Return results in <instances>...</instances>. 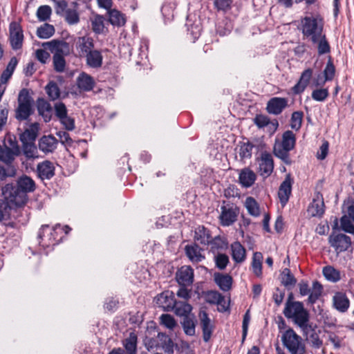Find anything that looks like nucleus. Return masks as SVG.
<instances>
[{
  "label": "nucleus",
  "instance_id": "nucleus-1",
  "mask_svg": "<svg viewBox=\"0 0 354 354\" xmlns=\"http://www.w3.org/2000/svg\"><path fill=\"white\" fill-rule=\"evenodd\" d=\"M35 189V181L30 177L24 175L19 178L17 185L6 184L3 187L2 192L10 204L20 207L26 203L27 193L32 192Z\"/></svg>",
  "mask_w": 354,
  "mask_h": 354
},
{
  "label": "nucleus",
  "instance_id": "nucleus-2",
  "mask_svg": "<svg viewBox=\"0 0 354 354\" xmlns=\"http://www.w3.org/2000/svg\"><path fill=\"white\" fill-rule=\"evenodd\" d=\"M324 20L320 15L315 14L301 17L299 29L304 37L310 38L313 43L317 44L322 34Z\"/></svg>",
  "mask_w": 354,
  "mask_h": 354
},
{
  "label": "nucleus",
  "instance_id": "nucleus-3",
  "mask_svg": "<svg viewBox=\"0 0 354 354\" xmlns=\"http://www.w3.org/2000/svg\"><path fill=\"white\" fill-rule=\"evenodd\" d=\"M295 134L292 131H286L282 134L281 139H275L273 145V153L285 164L290 165L292 163V160L290 158L289 153L295 148Z\"/></svg>",
  "mask_w": 354,
  "mask_h": 354
},
{
  "label": "nucleus",
  "instance_id": "nucleus-4",
  "mask_svg": "<svg viewBox=\"0 0 354 354\" xmlns=\"http://www.w3.org/2000/svg\"><path fill=\"white\" fill-rule=\"evenodd\" d=\"M285 317L292 319L304 333H307L310 326L308 325L309 315L304 309V305L299 301H287L283 310Z\"/></svg>",
  "mask_w": 354,
  "mask_h": 354
},
{
  "label": "nucleus",
  "instance_id": "nucleus-5",
  "mask_svg": "<svg viewBox=\"0 0 354 354\" xmlns=\"http://www.w3.org/2000/svg\"><path fill=\"white\" fill-rule=\"evenodd\" d=\"M281 341L290 354H304L306 352L303 339L292 328H288L283 333Z\"/></svg>",
  "mask_w": 354,
  "mask_h": 354
},
{
  "label": "nucleus",
  "instance_id": "nucleus-6",
  "mask_svg": "<svg viewBox=\"0 0 354 354\" xmlns=\"http://www.w3.org/2000/svg\"><path fill=\"white\" fill-rule=\"evenodd\" d=\"M18 106L15 110V118L18 120H26L32 113L33 100L27 89L23 88L18 95Z\"/></svg>",
  "mask_w": 354,
  "mask_h": 354
},
{
  "label": "nucleus",
  "instance_id": "nucleus-7",
  "mask_svg": "<svg viewBox=\"0 0 354 354\" xmlns=\"http://www.w3.org/2000/svg\"><path fill=\"white\" fill-rule=\"evenodd\" d=\"M258 164L257 172L263 178L269 177L274 170V160L272 154L266 151H261L259 156L256 158Z\"/></svg>",
  "mask_w": 354,
  "mask_h": 354
},
{
  "label": "nucleus",
  "instance_id": "nucleus-8",
  "mask_svg": "<svg viewBox=\"0 0 354 354\" xmlns=\"http://www.w3.org/2000/svg\"><path fill=\"white\" fill-rule=\"evenodd\" d=\"M299 293L302 296L309 295L308 301L314 304L318 299L322 292V286L317 281H313L312 288H310L307 282L301 281L299 283Z\"/></svg>",
  "mask_w": 354,
  "mask_h": 354
},
{
  "label": "nucleus",
  "instance_id": "nucleus-9",
  "mask_svg": "<svg viewBox=\"0 0 354 354\" xmlns=\"http://www.w3.org/2000/svg\"><path fill=\"white\" fill-rule=\"evenodd\" d=\"M239 214V209L233 204L227 203L221 207L219 219L223 226H230L236 221Z\"/></svg>",
  "mask_w": 354,
  "mask_h": 354
},
{
  "label": "nucleus",
  "instance_id": "nucleus-10",
  "mask_svg": "<svg viewBox=\"0 0 354 354\" xmlns=\"http://www.w3.org/2000/svg\"><path fill=\"white\" fill-rule=\"evenodd\" d=\"M9 40L13 50L21 48L24 41V33L20 24L12 21L9 26Z\"/></svg>",
  "mask_w": 354,
  "mask_h": 354
},
{
  "label": "nucleus",
  "instance_id": "nucleus-11",
  "mask_svg": "<svg viewBox=\"0 0 354 354\" xmlns=\"http://www.w3.org/2000/svg\"><path fill=\"white\" fill-rule=\"evenodd\" d=\"M328 241L338 253L347 250L351 245V238L343 234L333 233L330 235Z\"/></svg>",
  "mask_w": 354,
  "mask_h": 354
},
{
  "label": "nucleus",
  "instance_id": "nucleus-12",
  "mask_svg": "<svg viewBox=\"0 0 354 354\" xmlns=\"http://www.w3.org/2000/svg\"><path fill=\"white\" fill-rule=\"evenodd\" d=\"M308 213L312 217H322L325 212L324 198L321 193L316 192L313 201L308 207Z\"/></svg>",
  "mask_w": 354,
  "mask_h": 354
},
{
  "label": "nucleus",
  "instance_id": "nucleus-13",
  "mask_svg": "<svg viewBox=\"0 0 354 354\" xmlns=\"http://www.w3.org/2000/svg\"><path fill=\"white\" fill-rule=\"evenodd\" d=\"M292 183L293 180L292 179L290 174H288L286 176L284 180L279 186L278 197L282 207H284L289 200L292 192Z\"/></svg>",
  "mask_w": 354,
  "mask_h": 354
},
{
  "label": "nucleus",
  "instance_id": "nucleus-14",
  "mask_svg": "<svg viewBox=\"0 0 354 354\" xmlns=\"http://www.w3.org/2000/svg\"><path fill=\"white\" fill-rule=\"evenodd\" d=\"M176 279L180 286H187L194 281V270L189 266H183L178 270Z\"/></svg>",
  "mask_w": 354,
  "mask_h": 354
},
{
  "label": "nucleus",
  "instance_id": "nucleus-15",
  "mask_svg": "<svg viewBox=\"0 0 354 354\" xmlns=\"http://www.w3.org/2000/svg\"><path fill=\"white\" fill-rule=\"evenodd\" d=\"M176 301L174 292L169 290L162 292L157 297L158 305L166 311L172 310L175 308Z\"/></svg>",
  "mask_w": 354,
  "mask_h": 354
},
{
  "label": "nucleus",
  "instance_id": "nucleus-16",
  "mask_svg": "<svg viewBox=\"0 0 354 354\" xmlns=\"http://www.w3.org/2000/svg\"><path fill=\"white\" fill-rule=\"evenodd\" d=\"M287 106L288 100L286 98L274 97L268 102L266 110L270 114L279 115Z\"/></svg>",
  "mask_w": 354,
  "mask_h": 354
},
{
  "label": "nucleus",
  "instance_id": "nucleus-17",
  "mask_svg": "<svg viewBox=\"0 0 354 354\" xmlns=\"http://www.w3.org/2000/svg\"><path fill=\"white\" fill-rule=\"evenodd\" d=\"M95 84L93 78L88 74L82 72L76 79V85L80 91L88 92L93 90Z\"/></svg>",
  "mask_w": 354,
  "mask_h": 354
},
{
  "label": "nucleus",
  "instance_id": "nucleus-18",
  "mask_svg": "<svg viewBox=\"0 0 354 354\" xmlns=\"http://www.w3.org/2000/svg\"><path fill=\"white\" fill-rule=\"evenodd\" d=\"M93 47V40L89 37H80L75 42V48L80 57H84Z\"/></svg>",
  "mask_w": 354,
  "mask_h": 354
},
{
  "label": "nucleus",
  "instance_id": "nucleus-19",
  "mask_svg": "<svg viewBox=\"0 0 354 354\" xmlns=\"http://www.w3.org/2000/svg\"><path fill=\"white\" fill-rule=\"evenodd\" d=\"M199 319L203 330V338L205 342H207L212 333V326L211 320L207 313L205 310H201L199 313Z\"/></svg>",
  "mask_w": 354,
  "mask_h": 354
},
{
  "label": "nucleus",
  "instance_id": "nucleus-20",
  "mask_svg": "<svg viewBox=\"0 0 354 354\" xmlns=\"http://www.w3.org/2000/svg\"><path fill=\"white\" fill-rule=\"evenodd\" d=\"M43 46L48 48L54 55H67L69 53L68 44L65 41H59L57 40H53L48 42H46Z\"/></svg>",
  "mask_w": 354,
  "mask_h": 354
},
{
  "label": "nucleus",
  "instance_id": "nucleus-21",
  "mask_svg": "<svg viewBox=\"0 0 354 354\" xmlns=\"http://www.w3.org/2000/svg\"><path fill=\"white\" fill-rule=\"evenodd\" d=\"M313 73L311 68H307L302 72L299 82L292 87L294 93L299 94L305 90L312 78Z\"/></svg>",
  "mask_w": 354,
  "mask_h": 354
},
{
  "label": "nucleus",
  "instance_id": "nucleus-22",
  "mask_svg": "<svg viewBox=\"0 0 354 354\" xmlns=\"http://www.w3.org/2000/svg\"><path fill=\"white\" fill-rule=\"evenodd\" d=\"M39 177L42 179H50L55 175V167L49 160H45L37 165V167Z\"/></svg>",
  "mask_w": 354,
  "mask_h": 354
},
{
  "label": "nucleus",
  "instance_id": "nucleus-23",
  "mask_svg": "<svg viewBox=\"0 0 354 354\" xmlns=\"http://www.w3.org/2000/svg\"><path fill=\"white\" fill-rule=\"evenodd\" d=\"M257 180L256 174L250 169L246 167L241 170L239 176L240 184L243 187H250Z\"/></svg>",
  "mask_w": 354,
  "mask_h": 354
},
{
  "label": "nucleus",
  "instance_id": "nucleus-24",
  "mask_svg": "<svg viewBox=\"0 0 354 354\" xmlns=\"http://www.w3.org/2000/svg\"><path fill=\"white\" fill-rule=\"evenodd\" d=\"M333 306L341 313H345L349 308L350 301L346 295L342 292H337L333 297Z\"/></svg>",
  "mask_w": 354,
  "mask_h": 354
},
{
  "label": "nucleus",
  "instance_id": "nucleus-25",
  "mask_svg": "<svg viewBox=\"0 0 354 354\" xmlns=\"http://www.w3.org/2000/svg\"><path fill=\"white\" fill-rule=\"evenodd\" d=\"M19 153V148L15 147L10 149L8 146L4 144L3 146H0V160L6 163H10Z\"/></svg>",
  "mask_w": 354,
  "mask_h": 354
},
{
  "label": "nucleus",
  "instance_id": "nucleus-26",
  "mask_svg": "<svg viewBox=\"0 0 354 354\" xmlns=\"http://www.w3.org/2000/svg\"><path fill=\"white\" fill-rule=\"evenodd\" d=\"M57 145V139L53 136H44L39 142V148L44 153L53 152Z\"/></svg>",
  "mask_w": 354,
  "mask_h": 354
},
{
  "label": "nucleus",
  "instance_id": "nucleus-27",
  "mask_svg": "<svg viewBox=\"0 0 354 354\" xmlns=\"http://www.w3.org/2000/svg\"><path fill=\"white\" fill-rule=\"evenodd\" d=\"M86 57V64L93 68H97L102 66L103 57L101 51L93 49Z\"/></svg>",
  "mask_w": 354,
  "mask_h": 354
},
{
  "label": "nucleus",
  "instance_id": "nucleus-28",
  "mask_svg": "<svg viewBox=\"0 0 354 354\" xmlns=\"http://www.w3.org/2000/svg\"><path fill=\"white\" fill-rule=\"evenodd\" d=\"M201 252V248L196 244L185 246V253L189 260L193 263L201 262L205 259V257L202 254Z\"/></svg>",
  "mask_w": 354,
  "mask_h": 354
},
{
  "label": "nucleus",
  "instance_id": "nucleus-29",
  "mask_svg": "<svg viewBox=\"0 0 354 354\" xmlns=\"http://www.w3.org/2000/svg\"><path fill=\"white\" fill-rule=\"evenodd\" d=\"M232 257L236 263H242L246 257L245 248L238 241L231 244Z\"/></svg>",
  "mask_w": 354,
  "mask_h": 354
},
{
  "label": "nucleus",
  "instance_id": "nucleus-30",
  "mask_svg": "<svg viewBox=\"0 0 354 354\" xmlns=\"http://www.w3.org/2000/svg\"><path fill=\"white\" fill-rule=\"evenodd\" d=\"M137 342V335L134 333H130L129 337L123 340L122 344L128 354H136Z\"/></svg>",
  "mask_w": 354,
  "mask_h": 354
},
{
  "label": "nucleus",
  "instance_id": "nucleus-31",
  "mask_svg": "<svg viewBox=\"0 0 354 354\" xmlns=\"http://www.w3.org/2000/svg\"><path fill=\"white\" fill-rule=\"evenodd\" d=\"M210 234L209 230L205 228L203 226H198L195 230V241L199 243L206 245H209L210 242Z\"/></svg>",
  "mask_w": 354,
  "mask_h": 354
},
{
  "label": "nucleus",
  "instance_id": "nucleus-32",
  "mask_svg": "<svg viewBox=\"0 0 354 354\" xmlns=\"http://www.w3.org/2000/svg\"><path fill=\"white\" fill-rule=\"evenodd\" d=\"M178 1V0H165L161 9L162 14L165 19L168 20L173 19Z\"/></svg>",
  "mask_w": 354,
  "mask_h": 354
},
{
  "label": "nucleus",
  "instance_id": "nucleus-33",
  "mask_svg": "<svg viewBox=\"0 0 354 354\" xmlns=\"http://www.w3.org/2000/svg\"><path fill=\"white\" fill-rule=\"evenodd\" d=\"M214 280L222 290L228 291L231 288L232 278L230 275L216 274Z\"/></svg>",
  "mask_w": 354,
  "mask_h": 354
},
{
  "label": "nucleus",
  "instance_id": "nucleus-34",
  "mask_svg": "<svg viewBox=\"0 0 354 354\" xmlns=\"http://www.w3.org/2000/svg\"><path fill=\"white\" fill-rule=\"evenodd\" d=\"M192 307L187 301H176L175 308L173 311L175 314L180 317H187L191 313Z\"/></svg>",
  "mask_w": 354,
  "mask_h": 354
},
{
  "label": "nucleus",
  "instance_id": "nucleus-35",
  "mask_svg": "<svg viewBox=\"0 0 354 354\" xmlns=\"http://www.w3.org/2000/svg\"><path fill=\"white\" fill-rule=\"evenodd\" d=\"M38 124L35 123L20 136L21 142H34L37 138Z\"/></svg>",
  "mask_w": 354,
  "mask_h": 354
},
{
  "label": "nucleus",
  "instance_id": "nucleus-36",
  "mask_svg": "<svg viewBox=\"0 0 354 354\" xmlns=\"http://www.w3.org/2000/svg\"><path fill=\"white\" fill-rule=\"evenodd\" d=\"M262 259L261 252H254L252 257V269L254 274L259 277L262 274Z\"/></svg>",
  "mask_w": 354,
  "mask_h": 354
},
{
  "label": "nucleus",
  "instance_id": "nucleus-37",
  "mask_svg": "<svg viewBox=\"0 0 354 354\" xmlns=\"http://www.w3.org/2000/svg\"><path fill=\"white\" fill-rule=\"evenodd\" d=\"M23 152L28 159H35L38 158V151L34 142H22Z\"/></svg>",
  "mask_w": 354,
  "mask_h": 354
},
{
  "label": "nucleus",
  "instance_id": "nucleus-38",
  "mask_svg": "<svg viewBox=\"0 0 354 354\" xmlns=\"http://www.w3.org/2000/svg\"><path fill=\"white\" fill-rule=\"evenodd\" d=\"M37 110L40 115L44 118V120L48 122L50 119V110L51 107L48 102L46 100L41 99L37 101Z\"/></svg>",
  "mask_w": 354,
  "mask_h": 354
},
{
  "label": "nucleus",
  "instance_id": "nucleus-39",
  "mask_svg": "<svg viewBox=\"0 0 354 354\" xmlns=\"http://www.w3.org/2000/svg\"><path fill=\"white\" fill-rule=\"evenodd\" d=\"M245 206L250 215L255 217L260 215L259 205L254 198L248 197L245 199Z\"/></svg>",
  "mask_w": 354,
  "mask_h": 354
},
{
  "label": "nucleus",
  "instance_id": "nucleus-40",
  "mask_svg": "<svg viewBox=\"0 0 354 354\" xmlns=\"http://www.w3.org/2000/svg\"><path fill=\"white\" fill-rule=\"evenodd\" d=\"M253 145L250 142H243L239 145V155L241 160L250 158L252 153Z\"/></svg>",
  "mask_w": 354,
  "mask_h": 354
},
{
  "label": "nucleus",
  "instance_id": "nucleus-41",
  "mask_svg": "<svg viewBox=\"0 0 354 354\" xmlns=\"http://www.w3.org/2000/svg\"><path fill=\"white\" fill-rule=\"evenodd\" d=\"M109 21L113 26H121L125 24L123 15L117 10H111L109 12Z\"/></svg>",
  "mask_w": 354,
  "mask_h": 354
},
{
  "label": "nucleus",
  "instance_id": "nucleus-42",
  "mask_svg": "<svg viewBox=\"0 0 354 354\" xmlns=\"http://www.w3.org/2000/svg\"><path fill=\"white\" fill-rule=\"evenodd\" d=\"M325 278L332 282H337L340 279V272L332 266H326L323 269Z\"/></svg>",
  "mask_w": 354,
  "mask_h": 354
},
{
  "label": "nucleus",
  "instance_id": "nucleus-43",
  "mask_svg": "<svg viewBox=\"0 0 354 354\" xmlns=\"http://www.w3.org/2000/svg\"><path fill=\"white\" fill-rule=\"evenodd\" d=\"M55 32L54 26L48 24H44L37 28V35L41 39H48Z\"/></svg>",
  "mask_w": 354,
  "mask_h": 354
},
{
  "label": "nucleus",
  "instance_id": "nucleus-44",
  "mask_svg": "<svg viewBox=\"0 0 354 354\" xmlns=\"http://www.w3.org/2000/svg\"><path fill=\"white\" fill-rule=\"evenodd\" d=\"M209 244L211 245V250L214 253L220 250H224L227 247V243L223 238L219 236L214 237L212 240L210 239Z\"/></svg>",
  "mask_w": 354,
  "mask_h": 354
},
{
  "label": "nucleus",
  "instance_id": "nucleus-45",
  "mask_svg": "<svg viewBox=\"0 0 354 354\" xmlns=\"http://www.w3.org/2000/svg\"><path fill=\"white\" fill-rule=\"evenodd\" d=\"M92 29L95 33H101L104 28V17L96 15L91 19Z\"/></svg>",
  "mask_w": 354,
  "mask_h": 354
},
{
  "label": "nucleus",
  "instance_id": "nucleus-46",
  "mask_svg": "<svg viewBox=\"0 0 354 354\" xmlns=\"http://www.w3.org/2000/svg\"><path fill=\"white\" fill-rule=\"evenodd\" d=\"M46 91L48 95V97L51 100H55L60 96V91L59 86H57V83L54 82H50L46 86Z\"/></svg>",
  "mask_w": 354,
  "mask_h": 354
},
{
  "label": "nucleus",
  "instance_id": "nucleus-47",
  "mask_svg": "<svg viewBox=\"0 0 354 354\" xmlns=\"http://www.w3.org/2000/svg\"><path fill=\"white\" fill-rule=\"evenodd\" d=\"M304 113L301 111L292 113L290 119V127L292 129L299 131L302 124Z\"/></svg>",
  "mask_w": 354,
  "mask_h": 354
},
{
  "label": "nucleus",
  "instance_id": "nucleus-48",
  "mask_svg": "<svg viewBox=\"0 0 354 354\" xmlns=\"http://www.w3.org/2000/svg\"><path fill=\"white\" fill-rule=\"evenodd\" d=\"M317 49L319 55H324L328 53L330 50V45L326 40V35L321 34V37L319 38Z\"/></svg>",
  "mask_w": 354,
  "mask_h": 354
},
{
  "label": "nucleus",
  "instance_id": "nucleus-49",
  "mask_svg": "<svg viewBox=\"0 0 354 354\" xmlns=\"http://www.w3.org/2000/svg\"><path fill=\"white\" fill-rule=\"evenodd\" d=\"M51 8L48 6H41L37 11V17L41 21H44L50 18L51 15Z\"/></svg>",
  "mask_w": 354,
  "mask_h": 354
},
{
  "label": "nucleus",
  "instance_id": "nucleus-50",
  "mask_svg": "<svg viewBox=\"0 0 354 354\" xmlns=\"http://www.w3.org/2000/svg\"><path fill=\"white\" fill-rule=\"evenodd\" d=\"M65 20L70 25L77 24L80 21L78 12L74 9L66 10Z\"/></svg>",
  "mask_w": 354,
  "mask_h": 354
},
{
  "label": "nucleus",
  "instance_id": "nucleus-51",
  "mask_svg": "<svg viewBox=\"0 0 354 354\" xmlns=\"http://www.w3.org/2000/svg\"><path fill=\"white\" fill-rule=\"evenodd\" d=\"M281 283L285 286H293L296 283L295 278L288 268L284 269L281 273Z\"/></svg>",
  "mask_w": 354,
  "mask_h": 354
},
{
  "label": "nucleus",
  "instance_id": "nucleus-52",
  "mask_svg": "<svg viewBox=\"0 0 354 354\" xmlns=\"http://www.w3.org/2000/svg\"><path fill=\"white\" fill-rule=\"evenodd\" d=\"M53 65L54 68L57 72H63L66 66V61L62 55H53Z\"/></svg>",
  "mask_w": 354,
  "mask_h": 354
},
{
  "label": "nucleus",
  "instance_id": "nucleus-53",
  "mask_svg": "<svg viewBox=\"0 0 354 354\" xmlns=\"http://www.w3.org/2000/svg\"><path fill=\"white\" fill-rule=\"evenodd\" d=\"M160 323L169 329H173L176 326V322L171 315L163 314L160 317Z\"/></svg>",
  "mask_w": 354,
  "mask_h": 354
},
{
  "label": "nucleus",
  "instance_id": "nucleus-54",
  "mask_svg": "<svg viewBox=\"0 0 354 354\" xmlns=\"http://www.w3.org/2000/svg\"><path fill=\"white\" fill-rule=\"evenodd\" d=\"M328 91L327 88H319L314 90L312 92V98L317 102L324 101L328 96Z\"/></svg>",
  "mask_w": 354,
  "mask_h": 354
},
{
  "label": "nucleus",
  "instance_id": "nucleus-55",
  "mask_svg": "<svg viewBox=\"0 0 354 354\" xmlns=\"http://www.w3.org/2000/svg\"><path fill=\"white\" fill-rule=\"evenodd\" d=\"M216 266L220 270H224L229 263V257L225 254H218L214 257Z\"/></svg>",
  "mask_w": 354,
  "mask_h": 354
},
{
  "label": "nucleus",
  "instance_id": "nucleus-56",
  "mask_svg": "<svg viewBox=\"0 0 354 354\" xmlns=\"http://www.w3.org/2000/svg\"><path fill=\"white\" fill-rule=\"evenodd\" d=\"M185 333L190 336L195 334V324L194 321L186 317L183 322Z\"/></svg>",
  "mask_w": 354,
  "mask_h": 354
},
{
  "label": "nucleus",
  "instance_id": "nucleus-57",
  "mask_svg": "<svg viewBox=\"0 0 354 354\" xmlns=\"http://www.w3.org/2000/svg\"><path fill=\"white\" fill-rule=\"evenodd\" d=\"M341 228L347 233L354 234V225L346 216L340 219Z\"/></svg>",
  "mask_w": 354,
  "mask_h": 354
},
{
  "label": "nucleus",
  "instance_id": "nucleus-58",
  "mask_svg": "<svg viewBox=\"0 0 354 354\" xmlns=\"http://www.w3.org/2000/svg\"><path fill=\"white\" fill-rule=\"evenodd\" d=\"M9 203L8 201L0 200V221L8 218L10 210Z\"/></svg>",
  "mask_w": 354,
  "mask_h": 354
},
{
  "label": "nucleus",
  "instance_id": "nucleus-59",
  "mask_svg": "<svg viewBox=\"0 0 354 354\" xmlns=\"http://www.w3.org/2000/svg\"><path fill=\"white\" fill-rule=\"evenodd\" d=\"M335 66L330 59L326 64V66L324 70V77L327 81L333 80L335 75Z\"/></svg>",
  "mask_w": 354,
  "mask_h": 354
},
{
  "label": "nucleus",
  "instance_id": "nucleus-60",
  "mask_svg": "<svg viewBox=\"0 0 354 354\" xmlns=\"http://www.w3.org/2000/svg\"><path fill=\"white\" fill-rule=\"evenodd\" d=\"M207 300L211 304H220L224 301V297L218 292L210 291L207 295Z\"/></svg>",
  "mask_w": 354,
  "mask_h": 354
},
{
  "label": "nucleus",
  "instance_id": "nucleus-61",
  "mask_svg": "<svg viewBox=\"0 0 354 354\" xmlns=\"http://www.w3.org/2000/svg\"><path fill=\"white\" fill-rule=\"evenodd\" d=\"M254 122L259 128H263L270 124V118L265 115H257L254 118Z\"/></svg>",
  "mask_w": 354,
  "mask_h": 354
},
{
  "label": "nucleus",
  "instance_id": "nucleus-62",
  "mask_svg": "<svg viewBox=\"0 0 354 354\" xmlns=\"http://www.w3.org/2000/svg\"><path fill=\"white\" fill-rule=\"evenodd\" d=\"M308 340L310 344V346L314 348H319L322 347L323 344V342L319 338V335L314 330L310 335Z\"/></svg>",
  "mask_w": 354,
  "mask_h": 354
},
{
  "label": "nucleus",
  "instance_id": "nucleus-63",
  "mask_svg": "<svg viewBox=\"0 0 354 354\" xmlns=\"http://www.w3.org/2000/svg\"><path fill=\"white\" fill-rule=\"evenodd\" d=\"M55 113L58 119L68 114L66 106L63 102H57L54 105Z\"/></svg>",
  "mask_w": 354,
  "mask_h": 354
},
{
  "label": "nucleus",
  "instance_id": "nucleus-64",
  "mask_svg": "<svg viewBox=\"0 0 354 354\" xmlns=\"http://www.w3.org/2000/svg\"><path fill=\"white\" fill-rule=\"evenodd\" d=\"M59 120L66 130L73 131L75 129V120L68 114L59 119Z\"/></svg>",
  "mask_w": 354,
  "mask_h": 354
}]
</instances>
